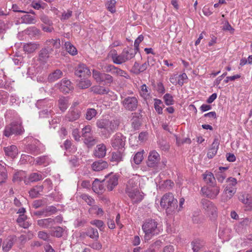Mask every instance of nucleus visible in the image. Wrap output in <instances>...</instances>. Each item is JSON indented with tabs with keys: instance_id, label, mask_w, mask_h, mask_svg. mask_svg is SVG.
<instances>
[{
	"instance_id": "25",
	"label": "nucleus",
	"mask_w": 252,
	"mask_h": 252,
	"mask_svg": "<svg viewBox=\"0 0 252 252\" xmlns=\"http://www.w3.org/2000/svg\"><path fill=\"white\" fill-rule=\"evenodd\" d=\"M106 147L104 144L97 145L94 152V156L98 158H103L106 156Z\"/></svg>"
},
{
	"instance_id": "10",
	"label": "nucleus",
	"mask_w": 252,
	"mask_h": 252,
	"mask_svg": "<svg viewBox=\"0 0 252 252\" xmlns=\"http://www.w3.org/2000/svg\"><path fill=\"white\" fill-rule=\"evenodd\" d=\"M126 143V138L122 133H116L111 139V144L112 147L116 150L125 149Z\"/></svg>"
},
{
	"instance_id": "7",
	"label": "nucleus",
	"mask_w": 252,
	"mask_h": 252,
	"mask_svg": "<svg viewBox=\"0 0 252 252\" xmlns=\"http://www.w3.org/2000/svg\"><path fill=\"white\" fill-rule=\"evenodd\" d=\"M93 77L97 83L104 86H110L114 81L110 74L94 69L93 70Z\"/></svg>"
},
{
	"instance_id": "16",
	"label": "nucleus",
	"mask_w": 252,
	"mask_h": 252,
	"mask_svg": "<svg viewBox=\"0 0 252 252\" xmlns=\"http://www.w3.org/2000/svg\"><path fill=\"white\" fill-rule=\"evenodd\" d=\"M56 87L58 88L61 92L64 94H68L73 90V87L72 83L69 80L63 79L59 83L57 84Z\"/></svg>"
},
{
	"instance_id": "29",
	"label": "nucleus",
	"mask_w": 252,
	"mask_h": 252,
	"mask_svg": "<svg viewBox=\"0 0 252 252\" xmlns=\"http://www.w3.org/2000/svg\"><path fill=\"white\" fill-rule=\"evenodd\" d=\"M91 92L97 94H107L110 90L108 88H106L102 86H94L90 89Z\"/></svg>"
},
{
	"instance_id": "59",
	"label": "nucleus",
	"mask_w": 252,
	"mask_h": 252,
	"mask_svg": "<svg viewBox=\"0 0 252 252\" xmlns=\"http://www.w3.org/2000/svg\"><path fill=\"white\" fill-rule=\"evenodd\" d=\"M52 112H53L51 111V110H43L39 112V116L41 118H47L52 115Z\"/></svg>"
},
{
	"instance_id": "18",
	"label": "nucleus",
	"mask_w": 252,
	"mask_h": 252,
	"mask_svg": "<svg viewBox=\"0 0 252 252\" xmlns=\"http://www.w3.org/2000/svg\"><path fill=\"white\" fill-rule=\"evenodd\" d=\"M126 194L131 199L133 203H138L143 198V193L140 192L138 189L131 191H128Z\"/></svg>"
},
{
	"instance_id": "4",
	"label": "nucleus",
	"mask_w": 252,
	"mask_h": 252,
	"mask_svg": "<svg viewBox=\"0 0 252 252\" xmlns=\"http://www.w3.org/2000/svg\"><path fill=\"white\" fill-rule=\"evenodd\" d=\"M25 129L21 122H13L6 125L3 131V135L6 137H9L13 135L17 136L23 134Z\"/></svg>"
},
{
	"instance_id": "31",
	"label": "nucleus",
	"mask_w": 252,
	"mask_h": 252,
	"mask_svg": "<svg viewBox=\"0 0 252 252\" xmlns=\"http://www.w3.org/2000/svg\"><path fill=\"white\" fill-rule=\"evenodd\" d=\"M14 243V238L13 236H9L3 243L2 250L7 252L10 251Z\"/></svg>"
},
{
	"instance_id": "54",
	"label": "nucleus",
	"mask_w": 252,
	"mask_h": 252,
	"mask_svg": "<svg viewBox=\"0 0 252 252\" xmlns=\"http://www.w3.org/2000/svg\"><path fill=\"white\" fill-rule=\"evenodd\" d=\"M81 197L90 206H92L95 203L94 200L90 196L86 194H82Z\"/></svg>"
},
{
	"instance_id": "12",
	"label": "nucleus",
	"mask_w": 252,
	"mask_h": 252,
	"mask_svg": "<svg viewBox=\"0 0 252 252\" xmlns=\"http://www.w3.org/2000/svg\"><path fill=\"white\" fill-rule=\"evenodd\" d=\"M103 183L105 184L108 190L111 191L118 184V177L115 175H109L105 176V179L103 180Z\"/></svg>"
},
{
	"instance_id": "40",
	"label": "nucleus",
	"mask_w": 252,
	"mask_h": 252,
	"mask_svg": "<svg viewBox=\"0 0 252 252\" xmlns=\"http://www.w3.org/2000/svg\"><path fill=\"white\" fill-rule=\"evenodd\" d=\"M203 179L207 184L212 186L215 181V178L213 173L208 172L203 174Z\"/></svg>"
},
{
	"instance_id": "22",
	"label": "nucleus",
	"mask_w": 252,
	"mask_h": 252,
	"mask_svg": "<svg viewBox=\"0 0 252 252\" xmlns=\"http://www.w3.org/2000/svg\"><path fill=\"white\" fill-rule=\"evenodd\" d=\"M60 39H50L46 40L45 42L44 47L47 49H51L52 53L54 49H59L60 48Z\"/></svg>"
},
{
	"instance_id": "17",
	"label": "nucleus",
	"mask_w": 252,
	"mask_h": 252,
	"mask_svg": "<svg viewBox=\"0 0 252 252\" xmlns=\"http://www.w3.org/2000/svg\"><path fill=\"white\" fill-rule=\"evenodd\" d=\"M89 68L84 64H79L75 68L74 74L79 77H85L91 75Z\"/></svg>"
},
{
	"instance_id": "27",
	"label": "nucleus",
	"mask_w": 252,
	"mask_h": 252,
	"mask_svg": "<svg viewBox=\"0 0 252 252\" xmlns=\"http://www.w3.org/2000/svg\"><path fill=\"white\" fill-rule=\"evenodd\" d=\"M104 185L105 184L103 183V180L100 182L96 179L92 184V189L95 192L100 193L105 190Z\"/></svg>"
},
{
	"instance_id": "41",
	"label": "nucleus",
	"mask_w": 252,
	"mask_h": 252,
	"mask_svg": "<svg viewBox=\"0 0 252 252\" xmlns=\"http://www.w3.org/2000/svg\"><path fill=\"white\" fill-rule=\"evenodd\" d=\"M27 219V216L24 214L19 215L17 219V222L21 227L27 228L29 227V224L25 221Z\"/></svg>"
},
{
	"instance_id": "64",
	"label": "nucleus",
	"mask_w": 252,
	"mask_h": 252,
	"mask_svg": "<svg viewBox=\"0 0 252 252\" xmlns=\"http://www.w3.org/2000/svg\"><path fill=\"white\" fill-rule=\"evenodd\" d=\"M188 79V76L185 73H183L179 76L177 83L180 86H182L184 84V81Z\"/></svg>"
},
{
	"instance_id": "47",
	"label": "nucleus",
	"mask_w": 252,
	"mask_h": 252,
	"mask_svg": "<svg viewBox=\"0 0 252 252\" xmlns=\"http://www.w3.org/2000/svg\"><path fill=\"white\" fill-rule=\"evenodd\" d=\"M144 150L136 153L133 158V160L136 164H139L143 159Z\"/></svg>"
},
{
	"instance_id": "5",
	"label": "nucleus",
	"mask_w": 252,
	"mask_h": 252,
	"mask_svg": "<svg viewBox=\"0 0 252 252\" xmlns=\"http://www.w3.org/2000/svg\"><path fill=\"white\" fill-rule=\"evenodd\" d=\"M114 52L115 53L112 54L111 58L113 63L117 64H121L126 62L134 58L135 55V52H133L132 50L128 51L125 49L120 55H118L116 51Z\"/></svg>"
},
{
	"instance_id": "19",
	"label": "nucleus",
	"mask_w": 252,
	"mask_h": 252,
	"mask_svg": "<svg viewBox=\"0 0 252 252\" xmlns=\"http://www.w3.org/2000/svg\"><path fill=\"white\" fill-rule=\"evenodd\" d=\"M37 224L39 227L42 228L52 229L54 226V221L52 218H48L37 220Z\"/></svg>"
},
{
	"instance_id": "30",
	"label": "nucleus",
	"mask_w": 252,
	"mask_h": 252,
	"mask_svg": "<svg viewBox=\"0 0 252 252\" xmlns=\"http://www.w3.org/2000/svg\"><path fill=\"white\" fill-rule=\"evenodd\" d=\"M137 180L135 179V178H132L128 181L126 188V193L128 192V191H133V190L137 189Z\"/></svg>"
},
{
	"instance_id": "20",
	"label": "nucleus",
	"mask_w": 252,
	"mask_h": 252,
	"mask_svg": "<svg viewBox=\"0 0 252 252\" xmlns=\"http://www.w3.org/2000/svg\"><path fill=\"white\" fill-rule=\"evenodd\" d=\"M125 149L117 150L116 152L112 153V156L110 160L112 162H115L118 163L120 161L123 160V158L125 156Z\"/></svg>"
},
{
	"instance_id": "58",
	"label": "nucleus",
	"mask_w": 252,
	"mask_h": 252,
	"mask_svg": "<svg viewBox=\"0 0 252 252\" xmlns=\"http://www.w3.org/2000/svg\"><path fill=\"white\" fill-rule=\"evenodd\" d=\"M47 101L46 99L38 100L36 103V106L39 109H41L45 107H48L49 104L47 103Z\"/></svg>"
},
{
	"instance_id": "24",
	"label": "nucleus",
	"mask_w": 252,
	"mask_h": 252,
	"mask_svg": "<svg viewBox=\"0 0 252 252\" xmlns=\"http://www.w3.org/2000/svg\"><path fill=\"white\" fill-rule=\"evenodd\" d=\"M42 179L43 177L41 174L34 172L31 173L28 178H25L24 182L26 185H29L31 182H38Z\"/></svg>"
},
{
	"instance_id": "44",
	"label": "nucleus",
	"mask_w": 252,
	"mask_h": 252,
	"mask_svg": "<svg viewBox=\"0 0 252 252\" xmlns=\"http://www.w3.org/2000/svg\"><path fill=\"white\" fill-rule=\"evenodd\" d=\"M64 46L67 52L72 55H75L77 53L76 48L69 42H66Z\"/></svg>"
},
{
	"instance_id": "46",
	"label": "nucleus",
	"mask_w": 252,
	"mask_h": 252,
	"mask_svg": "<svg viewBox=\"0 0 252 252\" xmlns=\"http://www.w3.org/2000/svg\"><path fill=\"white\" fill-rule=\"evenodd\" d=\"M91 85V81L88 79H81L77 83L78 87L81 89L88 88Z\"/></svg>"
},
{
	"instance_id": "43",
	"label": "nucleus",
	"mask_w": 252,
	"mask_h": 252,
	"mask_svg": "<svg viewBox=\"0 0 252 252\" xmlns=\"http://www.w3.org/2000/svg\"><path fill=\"white\" fill-rule=\"evenodd\" d=\"M36 22V20L34 17L30 15H25L21 17V23L25 24H34Z\"/></svg>"
},
{
	"instance_id": "36",
	"label": "nucleus",
	"mask_w": 252,
	"mask_h": 252,
	"mask_svg": "<svg viewBox=\"0 0 252 252\" xmlns=\"http://www.w3.org/2000/svg\"><path fill=\"white\" fill-rule=\"evenodd\" d=\"M86 234L90 238L97 241L99 238V234L96 229L92 227H89L86 232Z\"/></svg>"
},
{
	"instance_id": "61",
	"label": "nucleus",
	"mask_w": 252,
	"mask_h": 252,
	"mask_svg": "<svg viewBox=\"0 0 252 252\" xmlns=\"http://www.w3.org/2000/svg\"><path fill=\"white\" fill-rule=\"evenodd\" d=\"M9 96V94L5 91L0 90V100L2 103H5L7 101Z\"/></svg>"
},
{
	"instance_id": "21",
	"label": "nucleus",
	"mask_w": 252,
	"mask_h": 252,
	"mask_svg": "<svg viewBox=\"0 0 252 252\" xmlns=\"http://www.w3.org/2000/svg\"><path fill=\"white\" fill-rule=\"evenodd\" d=\"M108 167V163L107 161L102 159L95 161L92 164V168L94 171H100L107 168Z\"/></svg>"
},
{
	"instance_id": "3",
	"label": "nucleus",
	"mask_w": 252,
	"mask_h": 252,
	"mask_svg": "<svg viewBox=\"0 0 252 252\" xmlns=\"http://www.w3.org/2000/svg\"><path fill=\"white\" fill-rule=\"evenodd\" d=\"M177 200L174 198L173 194L168 192L162 197L160 204L161 207L166 209L168 214H171L177 208Z\"/></svg>"
},
{
	"instance_id": "51",
	"label": "nucleus",
	"mask_w": 252,
	"mask_h": 252,
	"mask_svg": "<svg viewBox=\"0 0 252 252\" xmlns=\"http://www.w3.org/2000/svg\"><path fill=\"white\" fill-rule=\"evenodd\" d=\"M92 225H95L97 227L99 230L102 231L104 229V222L99 220H93L90 222Z\"/></svg>"
},
{
	"instance_id": "37",
	"label": "nucleus",
	"mask_w": 252,
	"mask_h": 252,
	"mask_svg": "<svg viewBox=\"0 0 252 252\" xmlns=\"http://www.w3.org/2000/svg\"><path fill=\"white\" fill-rule=\"evenodd\" d=\"M59 107L63 112H64L68 107V100L67 98L61 97L58 100Z\"/></svg>"
},
{
	"instance_id": "57",
	"label": "nucleus",
	"mask_w": 252,
	"mask_h": 252,
	"mask_svg": "<svg viewBox=\"0 0 252 252\" xmlns=\"http://www.w3.org/2000/svg\"><path fill=\"white\" fill-rule=\"evenodd\" d=\"M40 20L45 25L48 26L53 25L52 20L46 15L41 14L39 17Z\"/></svg>"
},
{
	"instance_id": "49",
	"label": "nucleus",
	"mask_w": 252,
	"mask_h": 252,
	"mask_svg": "<svg viewBox=\"0 0 252 252\" xmlns=\"http://www.w3.org/2000/svg\"><path fill=\"white\" fill-rule=\"evenodd\" d=\"M97 114L96 111L94 108L88 109L86 113V119L87 120H91Z\"/></svg>"
},
{
	"instance_id": "13",
	"label": "nucleus",
	"mask_w": 252,
	"mask_h": 252,
	"mask_svg": "<svg viewBox=\"0 0 252 252\" xmlns=\"http://www.w3.org/2000/svg\"><path fill=\"white\" fill-rule=\"evenodd\" d=\"M71 107L65 116L64 120L68 122H74L79 119L81 115V112L79 110L75 107Z\"/></svg>"
},
{
	"instance_id": "6",
	"label": "nucleus",
	"mask_w": 252,
	"mask_h": 252,
	"mask_svg": "<svg viewBox=\"0 0 252 252\" xmlns=\"http://www.w3.org/2000/svg\"><path fill=\"white\" fill-rule=\"evenodd\" d=\"M121 104L124 108L128 111H135L138 106V98L135 96L121 95Z\"/></svg>"
},
{
	"instance_id": "48",
	"label": "nucleus",
	"mask_w": 252,
	"mask_h": 252,
	"mask_svg": "<svg viewBox=\"0 0 252 252\" xmlns=\"http://www.w3.org/2000/svg\"><path fill=\"white\" fill-rule=\"evenodd\" d=\"M116 1L115 0L108 1L106 3V6L108 10L112 13H115L116 12Z\"/></svg>"
},
{
	"instance_id": "15",
	"label": "nucleus",
	"mask_w": 252,
	"mask_h": 252,
	"mask_svg": "<svg viewBox=\"0 0 252 252\" xmlns=\"http://www.w3.org/2000/svg\"><path fill=\"white\" fill-rule=\"evenodd\" d=\"M220 188L215 186L211 188L203 187L201 189L202 193L207 197L213 199L216 198L220 192Z\"/></svg>"
},
{
	"instance_id": "39",
	"label": "nucleus",
	"mask_w": 252,
	"mask_h": 252,
	"mask_svg": "<svg viewBox=\"0 0 252 252\" xmlns=\"http://www.w3.org/2000/svg\"><path fill=\"white\" fill-rule=\"evenodd\" d=\"M8 178L6 168L0 164V185L6 182Z\"/></svg>"
},
{
	"instance_id": "8",
	"label": "nucleus",
	"mask_w": 252,
	"mask_h": 252,
	"mask_svg": "<svg viewBox=\"0 0 252 252\" xmlns=\"http://www.w3.org/2000/svg\"><path fill=\"white\" fill-rule=\"evenodd\" d=\"M201 204L206 214L210 217L211 219H215L217 217V208L212 202L204 198L201 200Z\"/></svg>"
},
{
	"instance_id": "34",
	"label": "nucleus",
	"mask_w": 252,
	"mask_h": 252,
	"mask_svg": "<svg viewBox=\"0 0 252 252\" xmlns=\"http://www.w3.org/2000/svg\"><path fill=\"white\" fill-rule=\"evenodd\" d=\"M39 46L38 44L34 42H30L24 45V51L28 54L33 52Z\"/></svg>"
},
{
	"instance_id": "50",
	"label": "nucleus",
	"mask_w": 252,
	"mask_h": 252,
	"mask_svg": "<svg viewBox=\"0 0 252 252\" xmlns=\"http://www.w3.org/2000/svg\"><path fill=\"white\" fill-rule=\"evenodd\" d=\"M174 186V184L173 182H172L171 180H167L164 181L163 183L159 186V188L164 189L167 190H169L172 189Z\"/></svg>"
},
{
	"instance_id": "55",
	"label": "nucleus",
	"mask_w": 252,
	"mask_h": 252,
	"mask_svg": "<svg viewBox=\"0 0 252 252\" xmlns=\"http://www.w3.org/2000/svg\"><path fill=\"white\" fill-rule=\"evenodd\" d=\"M144 39V36L141 34L138 36V37L135 39L134 43V51L133 52H135V54L139 51V45L140 42H141Z\"/></svg>"
},
{
	"instance_id": "53",
	"label": "nucleus",
	"mask_w": 252,
	"mask_h": 252,
	"mask_svg": "<svg viewBox=\"0 0 252 252\" xmlns=\"http://www.w3.org/2000/svg\"><path fill=\"white\" fill-rule=\"evenodd\" d=\"M113 73H115L116 75H119L120 76L124 77L127 79L129 77V75L127 74L126 71L116 66L114 71H113Z\"/></svg>"
},
{
	"instance_id": "63",
	"label": "nucleus",
	"mask_w": 252,
	"mask_h": 252,
	"mask_svg": "<svg viewBox=\"0 0 252 252\" xmlns=\"http://www.w3.org/2000/svg\"><path fill=\"white\" fill-rule=\"evenodd\" d=\"M38 237L39 238L42 239L44 241H48L49 239L50 236L44 231H40L38 233Z\"/></svg>"
},
{
	"instance_id": "9",
	"label": "nucleus",
	"mask_w": 252,
	"mask_h": 252,
	"mask_svg": "<svg viewBox=\"0 0 252 252\" xmlns=\"http://www.w3.org/2000/svg\"><path fill=\"white\" fill-rule=\"evenodd\" d=\"M160 160L159 154L156 150L151 151L149 153L146 162L147 165L148 167L157 170Z\"/></svg>"
},
{
	"instance_id": "14",
	"label": "nucleus",
	"mask_w": 252,
	"mask_h": 252,
	"mask_svg": "<svg viewBox=\"0 0 252 252\" xmlns=\"http://www.w3.org/2000/svg\"><path fill=\"white\" fill-rule=\"evenodd\" d=\"M50 234L54 237L60 238L67 235V229L66 226H57L53 227L50 231Z\"/></svg>"
},
{
	"instance_id": "56",
	"label": "nucleus",
	"mask_w": 252,
	"mask_h": 252,
	"mask_svg": "<svg viewBox=\"0 0 252 252\" xmlns=\"http://www.w3.org/2000/svg\"><path fill=\"white\" fill-rule=\"evenodd\" d=\"M163 99L164 100L165 104L167 105H172L174 103L173 97L172 96V95H171L169 94H166L163 96Z\"/></svg>"
},
{
	"instance_id": "2",
	"label": "nucleus",
	"mask_w": 252,
	"mask_h": 252,
	"mask_svg": "<svg viewBox=\"0 0 252 252\" xmlns=\"http://www.w3.org/2000/svg\"><path fill=\"white\" fill-rule=\"evenodd\" d=\"M158 225V221L155 219H148L144 220L142 229L145 233V240H150L153 236L159 233L160 229Z\"/></svg>"
},
{
	"instance_id": "32",
	"label": "nucleus",
	"mask_w": 252,
	"mask_h": 252,
	"mask_svg": "<svg viewBox=\"0 0 252 252\" xmlns=\"http://www.w3.org/2000/svg\"><path fill=\"white\" fill-rule=\"evenodd\" d=\"M63 75V72L60 69H56L52 73L49 74L48 80L49 82H53L61 78Z\"/></svg>"
},
{
	"instance_id": "38",
	"label": "nucleus",
	"mask_w": 252,
	"mask_h": 252,
	"mask_svg": "<svg viewBox=\"0 0 252 252\" xmlns=\"http://www.w3.org/2000/svg\"><path fill=\"white\" fill-rule=\"evenodd\" d=\"M51 162V160L48 156H43L37 157L35 159V163L38 165H44L46 166Z\"/></svg>"
},
{
	"instance_id": "26",
	"label": "nucleus",
	"mask_w": 252,
	"mask_h": 252,
	"mask_svg": "<svg viewBox=\"0 0 252 252\" xmlns=\"http://www.w3.org/2000/svg\"><path fill=\"white\" fill-rule=\"evenodd\" d=\"M5 155L11 158H14L18 154V149L15 145H12L3 148Z\"/></svg>"
},
{
	"instance_id": "28",
	"label": "nucleus",
	"mask_w": 252,
	"mask_h": 252,
	"mask_svg": "<svg viewBox=\"0 0 252 252\" xmlns=\"http://www.w3.org/2000/svg\"><path fill=\"white\" fill-rule=\"evenodd\" d=\"M219 145L218 139H215L211 145V148L209 150L207 157L209 158H212L217 154Z\"/></svg>"
},
{
	"instance_id": "62",
	"label": "nucleus",
	"mask_w": 252,
	"mask_h": 252,
	"mask_svg": "<svg viewBox=\"0 0 252 252\" xmlns=\"http://www.w3.org/2000/svg\"><path fill=\"white\" fill-rule=\"evenodd\" d=\"M158 144L160 149L163 151H167L169 149V146L167 142L163 140H159Z\"/></svg>"
},
{
	"instance_id": "33",
	"label": "nucleus",
	"mask_w": 252,
	"mask_h": 252,
	"mask_svg": "<svg viewBox=\"0 0 252 252\" xmlns=\"http://www.w3.org/2000/svg\"><path fill=\"white\" fill-rule=\"evenodd\" d=\"M192 249L194 252H199L204 246L205 242L200 239H195L191 243Z\"/></svg>"
},
{
	"instance_id": "35",
	"label": "nucleus",
	"mask_w": 252,
	"mask_h": 252,
	"mask_svg": "<svg viewBox=\"0 0 252 252\" xmlns=\"http://www.w3.org/2000/svg\"><path fill=\"white\" fill-rule=\"evenodd\" d=\"M43 186L42 185L35 186L29 191L30 196L32 198L38 197L40 193L43 191Z\"/></svg>"
},
{
	"instance_id": "42",
	"label": "nucleus",
	"mask_w": 252,
	"mask_h": 252,
	"mask_svg": "<svg viewBox=\"0 0 252 252\" xmlns=\"http://www.w3.org/2000/svg\"><path fill=\"white\" fill-rule=\"evenodd\" d=\"M26 150L27 152L34 155H36L40 153L39 148L34 144L28 145L26 147Z\"/></svg>"
},
{
	"instance_id": "60",
	"label": "nucleus",
	"mask_w": 252,
	"mask_h": 252,
	"mask_svg": "<svg viewBox=\"0 0 252 252\" xmlns=\"http://www.w3.org/2000/svg\"><path fill=\"white\" fill-rule=\"evenodd\" d=\"M227 184L226 186L228 188H232L234 187L236 188V179L234 178L229 177L227 179Z\"/></svg>"
},
{
	"instance_id": "23",
	"label": "nucleus",
	"mask_w": 252,
	"mask_h": 252,
	"mask_svg": "<svg viewBox=\"0 0 252 252\" xmlns=\"http://www.w3.org/2000/svg\"><path fill=\"white\" fill-rule=\"evenodd\" d=\"M51 53V49H47L44 47L39 52L38 60L42 63H46Z\"/></svg>"
},
{
	"instance_id": "45",
	"label": "nucleus",
	"mask_w": 252,
	"mask_h": 252,
	"mask_svg": "<svg viewBox=\"0 0 252 252\" xmlns=\"http://www.w3.org/2000/svg\"><path fill=\"white\" fill-rule=\"evenodd\" d=\"M154 107L158 114L162 113V106H163L162 101L158 98L154 99Z\"/></svg>"
},
{
	"instance_id": "11",
	"label": "nucleus",
	"mask_w": 252,
	"mask_h": 252,
	"mask_svg": "<svg viewBox=\"0 0 252 252\" xmlns=\"http://www.w3.org/2000/svg\"><path fill=\"white\" fill-rule=\"evenodd\" d=\"M91 132L92 127L89 125L85 126L82 129V136L85 138L84 142L89 147L93 146L96 143L95 139L92 137H90V135H92Z\"/></svg>"
},
{
	"instance_id": "1",
	"label": "nucleus",
	"mask_w": 252,
	"mask_h": 252,
	"mask_svg": "<svg viewBox=\"0 0 252 252\" xmlns=\"http://www.w3.org/2000/svg\"><path fill=\"white\" fill-rule=\"evenodd\" d=\"M96 125L99 129L100 136L104 139H108L118 129L120 121L115 119H101L97 120Z\"/></svg>"
},
{
	"instance_id": "52",
	"label": "nucleus",
	"mask_w": 252,
	"mask_h": 252,
	"mask_svg": "<svg viewBox=\"0 0 252 252\" xmlns=\"http://www.w3.org/2000/svg\"><path fill=\"white\" fill-rule=\"evenodd\" d=\"M57 211L58 209L54 206H48L44 209V212L46 213L45 216L55 214L57 212Z\"/></svg>"
}]
</instances>
